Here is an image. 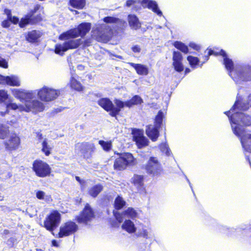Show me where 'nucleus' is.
Wrapping results in <instances>:
<instances>
[{"instance_id": "nucleus-1", "label": "nucleus", "mask_w": 251, "mask_h": 251, "mask_svg": "<svg viewBox=\"0 0 251 251\" xmlns=\"http://www.w3.org/2000/svg\"><path fill=\"white\" fill-rule=\"evenodd\" d=\"M12 93L16 98L21 100H25L26 111L37 112L43 111L45 105L38 100H32L35 98L36 94L41 100L50 102L57 99L60 94V91L58 89L44 86L35 91L14 89L12 91Z\"/></svg>"}, {"instance_id": "nucleus-2", "label": "nucleus", "mask_w": 251, "mask_h": 251, "mask_svg": "<svg viewBox=\"0 0 251 251\" xmlns=\"http://www.w3.org/2000/svg\"><path fill=\"white\" fill-rule=\"evenodd\" d=\"M91 24L83 23L80 24L77 28H73L62 33L59 37L60 40H65L62 44H58L55 46V52L59 55H63L68 50L76 49L78 47L82 42L81 39H75L78 36H84L90 29Z\"/></svg>"}, {"instance_id": "nucleus-3", "label": "nucleus", "mask_w": 251, "mask_h": 251, "mask_svg": "<svg viewBox=\"0 0 251 251\" xmlns=\"http://www.w3.org/2000/svg\"><path fill=\"white\" fill-rule=\"evenodd\" d=\"M243 105L236 100L229 111L225 113L229 118L232 130L235 135L240 137L245 132L244 126L251 125V116L242 112L240 109Z\"/></svg>"}, {"instance_id": "nucleus-4", "label": "nucleus", "mask_w": 251, "mask_h": 251, "mask_svg": "<svg viewBox=\"0 0 251 251\" xmlns=\"http://www.w3.org/2000/svg\"><path fill=\"white\" fill-rule=\"evenodd\" d=\"M220 55L224 57V64L229 71V75L236 83L251 81V66L248 64L237 65L233 67L232 61L227 57L226 52L221 50Z\"/></svg>"}, {"instance_id": "nucleus-5", "label": "nucleus", "mask_w": 251, "mask_h": 251, "mask_svg": "<svg viewBox=\"0 0 251 251\" xmlns=\"http://www.w3.org/2000/svg\"><path fill=\"white\" fill-rule=\"evenodd\" d=\"M126 5L128 7L132 6L135 10L141 8L142 6L144 8H148L151 9L159 16H162V12L159 9L156 1L151 0H127Z\"/></svg>"}, {"instance_id": "nucleus-6", "label": "nucleus", "mask_w": 251, "mask_h": 251, "mask_svg": "<svg viewBox=\"0 0 251 251\" xmlns=\"http://www.w3.org/2000/svg\"><path fill=\"white\" fill-rule=\"evenodd\" d=\"M92 36L99 42H106L111 35V29L106 24H102L92 31Z\"/></svg>"}, {"instance_id": "nucleus-7", "label": "nucleus", "mask_w": 251, "mask_h": 251, "mask_svg": "<svg viewBox=\"0 0 251 251\" xmlns=\"http://www.w3.org/2000/svg\"><path fill=\"white\" fill-rule=\"evenodd\" d=\"M61 215L57 211H53L46 218L44 221V226L53 234V230L59 225Z\"/></svg>"}, {"instance_id": "nucleus-8", "label": "nucleus", "mask_w": 251, "mask_h": 251, "mask_svg": "<svg viewBox=\"0 0 251 251\" xmlns=\"http://www.w3.org/2000/svg\"><path fill=\"white\" fill-rule=\"evenodd\" d=\"M134 164V158L130 153L123 154L115 160L114 167L115 169L122 170L125 169L127 166Z\"/></svg>"}, {"instance_id": "nucleus-9", "label": "nucleus", "mask_w": 251, "mask_h": 251, "mask_svg": "<svg viewBox=\"0 0 251 251\" xmlns=\"http://www.w3.org/2000/svg\"><path fill=\"white\" fill-rule=\"evenodd\" d=\"M32 169L35 174L41 177L49 176L51 172V169L49 165L40 160H36L33 162Z\"/></svg>"}, {"instance_id": "nucleus-10", "label": "nucleus", "mask_w": 251, "mask_h": 251, "mask_svg": "<svg viewBox=\"0 0 251 251\" xmlns=\"http://www.w3.org/2000/svg\"><path fill=\"white\" fill-rule=\"evenodd\" d=\"M147 173L152 176H158L162 172L161 164L156 157H151L145 166Z\"/></svg>"}, {"instance_id": "nucleus-11", "label": "nucleus", "mask_w": 251, "mask_h": 251, "mask_svg": "<svg viewBox=\"0 0 251 251\" xmlns=\"http://www.w3.org/2000/svg\"><path fill=\"white\" fill-rule=\"evenodd\" d=\"M75 149L80 151L84 158L89 159L92 157L95 147L93 143L84 142L77 144L75 146Z\"/></svg>"}, {"instance_id": "nucleus-12", "label": "nucleus", "mask_w": 251, "mask_h": 251, "mask_svg": "<svg viewBox=\"0 0 251 251\" xmlns=\"http://www.w3.org/2000/svg\"><path fill=\"white\" fill-rule=\"evenodd\" d=\"M78 229L77 225L74 222L68 221L63 224L60 227L58 234L59 238H63L74 234Z\"/></svg>"}, {"instance_id": "nucleus-13", "label": "nucleus", "mask_w": 251, "mask_h": 251, "mask_svg": "<svg viewBox=\"0 0 251 251\" xmlns=\"http://www.w3.org/2000/svg\"><path fill=\"white\" fill-rule=\"evenodd\" d=\"M113 214L115 219L119 223H122L125 218L134 219L137 218L138 215L137 212L132 207H128L122 213L115 212L114 211Z\"/></svg>"}, {"instance_id": "nucleus-14", "label": "nucleus", "mask_w": 251, "mask_h": 251, "mask_svg": "<svg viewBox=\"0 0 251 251\" xmlns=\"http://www.w3.org/2000/svg\"><path fill=\"white\" fill-rule=\"evenodd\" d=\"M133 140L139 148H142L148 145L149 141L144 136L142 130L135 129L132 131Z\"/></svg>"}, {"instance_id": "nucleus-15", "label": "nucleus", "mask_w": 251, "mask_h": 251, "mask_svg": "<svg viewBox=\"0 0 251 251\" xmlns=\"http://www.w3.org/2000/svg\"><path fill=\"white\" fill-rule=\"evenodd\" d=\"M94 217L93 210L88 204H87L82 212L77 217V221L78 223L86 224Z\"/></svg>"}, {"instance_id": "nucleus-16", "label": "nucleus", "mask_w": 251, "mask_h": 251, "mask_svg": "<svg viewBox=\"0 0 251 251\" xmlns=\"http://www.w3.org/2000/svg\"><path fill=\"white\" fill-rule=\"evenodd\" d=\"M20 144V138L15 133L11 134L10 135L9 139L4 142L5 148L8 151H13L17 149Z\"/></svg>"}, {"instance_id": "nucleus-17", "label": "nucleus", "mask_w": 251, "mask_h": 251, "mask_svg": "<svg viewBox=\"0 0 251 251\" xmlns=\"http://www.w3.org/2000/svg\"><path fill=\"white\" fill-rule=\"evenodd\" d=\"M173 66L175 70L177 72H181L184 70L182 64V56L180 52L174 51L173 56Z\"/></svg>"}, {"instance_id": "nucleus-18", "label": "nucleus", "mask_w": 251, "mask_h": 251, "mask_svg": "<svg viewBox=\"0 0 251 251\" xmlns=\"http://www.w3.org/2000/svg\"><path fill=\"white\" fill-rule=\"evenodd\" d=\"M21 101H25V107L22 106L21 105H18L16 103L12 102L11 100H9L8 101H7V102L5 103V108H6L5 111H0V115L2 116H4L6 114H8L9 110L10 109L14 110H19L20 111L24 110V111H26V110H25V109H26L25 100H22ZM26 112H27V111H26Z\"/></svg>"}, {"instance_id": "nucleus-19", "label": "nucleus", "mask_w": 251, "mask_h": 251, "mask_svg": "<svg viewBox=\"0 0 251 251\" xmlns=\"http://www.w3.org/2000/svg\"><path fill=\"white\" fill-rule=\"evenodd\" d=\"M4 83L11 86H19L20 85V80L17 76H4L0 75V84Z\"/></svg>"}, {"instance_id": "nucleus-20", "label": "nucleus", "mask_w": 251, "mask_h": 251, "mask_svg": "<svg viewBox=\"0 0 251 251\" xmlns=\"http://www.w3.org/2000/svg\"><path fill=\"white\" fill-rule=\"evenodd\" d=\"M244 151L251 153V134L243 133L240 137H238Z\"/></svg>"}, {"instance_id": "nucleus-21", "label": "nucleus", "mask_w": 251, "mask_h": 251, "mask_svg": "<svg viewBox=\"0 0 251 251\" xmlns=\"http://www.w3.org/2000/svg\"><path fill=\"white\" fill-rule=\"evenodd\" d=\"M131 182L137 188L139 192L143 193L145 192L143 176L134 175L131 178Z\"/></svg>"}, {"instance_id": "nucleus-22", "label": "nucleus", "mask_w": 251, "mask_h": 251, "mask_svg": "<svg viewBox=\"0 0 251 251\" xmlns=\"http://www.w3.org/2000/svg\"><path fill=\"white\" fill-rule=\"evenodd\" d=\"M159 128L160 127H156L154 125H150L147 126L146 129V134L152 141L157 140L159 136Z\"/></svg>"}, {"instance_id": "nucleus-23", "label": "nucleus", "mask_w": 251, "mask_h": 251, "mask_svg": "<svg viewBox=\"0 0 251 251\" xmlns=\"http://www.w3.org/2000/svg\"><path fill=\"white\" fill-rule=\"evenodd\" d=\"M122 229L129 234H133L137 230V227L134 222L130 219H126L121 226Z\"/></svg>"}, {"instance_id": "nucleus-24", "label": "nucleus", "mask_w": 251, "mask_h": 251, "mask_svg": "<svg viewBox=\"0 0 251 251\" xmlns=\"http://www.w3.org/2000/svg\"><path fill=\"white\" fill-rule=\"evenodd\" d=\"M129 64L135 70L138 75H148L149 70L147 65L134 63H129Z\"/></svg>"}, {"instance_id": "nucleus-25", "label": "nucleus", "mask_w": 251, "mask_h": 251, "mask_svg": "<svg viewBox=\"0 0 251 251\" xmlns=\"http://www.w3.org/2000/svg\"><path fill=\"white\" fill-rule=\"evenodd\" d=\"M137 235L146 239H150L152 236L151 228L145 225H143L141 228L139 229Z\"/></svg>"}, {"instance_id": "nucleus-26", "label": "nucleus", "mask_w": 251, "mask_h": 251, "mask_svg": "<svg viewBox=\"0 0 251 251\" xmlns=\"http://www.w3.org/2000/svg\"><path fill=\"white\" fill-rule=\"evenodd\" d=\"M98 103L99 105L104 110L110 112V114L111 115V112L112 110L113 103L109 99L107 98H102L98 100Z\"/></svg>"}, {"instance_id": "nucleus-27", "label": "nucleus", "mask_w": 251, "mask_h": 251, "mask_svg": "<svg viewBox=\"0 0 251 251\" xmlns=\"http://www.w3.org/2000/svg\"><path fill=\"white\" fill-rule=\"evenodd\" d=\"M128 21L132 29L137 30L141 27V23L137 17L135 15H129Z\"/></svg>"}, {"instance_id": "nucleus-28", "label": "nucleus", "mask_w": 251, "mask_h": 251, "mask_svg": "<svg viewBox=\"0 0 251 251\" xmlns=\"http://www.w3.org/2000/svg\"><path fill=\"white\" fill-rule=\"evenodd\" d=\"M115 103L116 106L115 107L113 104L112 110L111 112V116L112 117H115L119 114L122 108L124 106H126V101L123 102L119 100H116Z\"/></svg>"}, {"instance_id": "nucleus-29", "label": "nucleus", "mask_w": 251, "mask_h": 251, "mask_svg": "<svg viewBox=\"0 0 251 251\" xmlns=\"http://www.w3.org/2000/svg\"><path fill=\"white\" fill-rule=\"evenodd\" d=\"M42 35V33L40 31L34 30L28 32L26 38L28 42L34 43L37 42Z\"/></svg>"}, {"instance_id": "nucleus-30", "label": "nucleus", "mask_w": 251, "mask_h": 251, "mask_svg": "<svg viewBox=\"0 0 251 251\" xmlns=\"http://www.w3.org/2000/svg\"><path fill=\"white\" fill-rule=\"evenodd\" d=\"M40 7V6L39 5H36L34 7L33 10L32 11V14H28L25 18L22 19L19 23L20 27H24L26 25L31 23L32 14L38 10Z\"/></svg>"}, {"instance_id": "nucleus-31", "label": "nucleus", "mask_w": 251, "mask_h": 251, "mask_svg": "<svg viewBox=\"0 0 251 251\" xmlns=\"http://www.w3.org/2000/svg\"><path fill=\"white\" fill-rule=\"evenodd\" d=\"M143 102V100L142 98L138 95H135L131 100L126 101V105L128 107H130L133 105L141 104Z\"/></svg>"}, {"instance_id": "nucleus-32", "label": "nucleus", "mask_w": 251, "mask_h": 251, "mask_svg": "<svg viewBox=\"0 0 251 251\" xmlns=\"http://www.w3.org/2000/svg\"><path fill=\"white\" fill-rule=\"evenodd\" d=\"M103 187L100 184L96 185L89 190V194L93 197H96L102 190Z\"/></svg>"}, {"instance_id": "nucleus-33", "label": "nucleus", "mask_w": 251, "mask_h": 251, "mask_svg": "<svg viewBox=\"0 0 251 251\" xmlns=\"http://www.w3.org/2000/svg\"><path fill=\"white\" fill-rule=\"evenodd\" d=\"M52 147L49 144L48 140L45 138L42 142V151L46 155L49 156L50 154Z\"/></svg>"}, {"instance_id": "nucleus-34", "label": "nucleus", "mask_w": 251, "mask_h": 251, "mask_svg": "<svg viewBox=\"0 0 251 251\" xmlns=\"http://www.w3.org/2000/svg\"><path fill=\"white\" fill-rule=\"evenodd\" d=\"M70 3L73 7L82 9L85 4V0H70Z\"/></svg>"}, {"instance_id": "nucleus-35", "label": "nucleus", "mask_w": 251, "mask_h": 251, "mask_svg": "<svg viewBox=\"0 0 251 251\" xmlns=\"http://www.w3.org/2000/svg\"><path fill=\"white\" fill-rule=\"evenodd\" d=\"M71 73L72 74V77L70 82L72 88L77 91H81L82 89L81 84L73 76V71L72 70L71 71Z\"/></svg>"}, {"instance_id": "nucleus-36", "label": "nucleus", "mask_w": 251, "mask_h": 251, "mask_svg": "<svg viewBox=\"0 0 251 251\" xmlns=\"http://www.w3.org/2000/svg\"><path fill=\"white\" fill-rule=\"evenodd\" d=\"M173 45L176 49L180 50L182 52L184 53H187L188 52V48L184 43L179 41H176L174 43Z\"/></svg>"}, {"instance_id": "nucleus-37", "label": "nucleus", "mask_w": 251, "mask_h": 251, "mask_svg": "<svg viewBox=\"0 0 251 251\" xmlns=\"http://www.w3.org/2000/svg\"><path fill=\"white\" fill-rule=\"evenodd\" d=\"M165 114L162 111H159L156 116L154 121V125L156 127L160 128L162 124L163 119L164 118Z\"/></svg>"}, {"instance_id": "nucleus-38", "label": "nucleus", "mask_w": 251, "mask_h": 251, "mask_svg": "<svg viewBox=\"0 0 251 251\" xmlns=\"http://www.w3.org/2000/svg\"><path fill=\"white\" fill-rule=\"evenodd\" d=\"M126 203L123 198L118 196L114 201V207L117 210L121 209L126 205Z\"/></svg>"}, {"instance_id": "nucleus-39", "label": "nucleus", "mask_w": 251, "mask_h": 251, "mask_svg": "<svg viewBox=\"0 0 251 251\" xmlns=\"http://www.w3.org/2000/svg\"><path fill=\"white\" fill-rule=\"evenodd\" d=\"M36 196L37 199L44 200L47 202L51 201V198L50 196L46 195L45 193L42 191H37L36 193Z\"/></svg>"}, {"instance_id": "nucleus-40", "label": "nucleus", "mask_w": 251, "mask_h": 251, "mask_svg": "<svg viewBox=\"0 0 251 251\" xmlns=\"http://www.w3.org/2000/svg\"><path fill=\"white\" fill-rule=\"evenodd\" d=\"M9 130L8 126L0 124V138L5 139L9 134Z\"/></svg>"}, {"instance_id": "nucleus-41", "label": "nucleus", "mask_w": 251, "mask_h": 251, "mask_svg": "<svg viewBox=\"0 0 251 251\" xmlns=\"http://www.w3.org/2000/svg\"><path fill=\"white\" fill-rule=\"evenodd\" d=\"M160 150L163 153H164L167 156H170L172 155V152L169 147L168 145L166 143H162L160 146Z\"/></svg>"}, {"instance_id": "nucleus-42", "label": "nucleus", "mask_w": 251, "mask_h": 251, "mask_svg": "<svg viewBox=\"0 0 251 251\" xmlns=\"http://www.w3.org/2000/svg\"><path fill=\"white\" fill-rule=\"evenodd\" d=\"M187 60L188 61L190 66L193 68L196 67V66L200 61L198 57L191 55L187 57Z\"/></svg>"}, {"instance_id": "nucleus-43", "label": "nucleus", "mask_w": 251, "mask_h": 251, "mask_svg": "<svg viewBox=\"0 0 251 251\" xmlns=\"http://www.w3.org/2000/svg\"><path fill=\"white\" fill-rule=\"evenodd\" d=\"M7 100H9L7 92L4 90H0V103L5 102Z\"/></svg>"}, {"instance_id": "nucleus-44", "label": "nucleus", "mask_w": 251, "mask_h": 251, "mask_svg": "<svg viewBox=\"0 0 251 251\" xmlns=\"http://www.w3.org/2000/svg\"><path fill=\"white\" fill-rule=\"evenodd\" d=\"M4 13L7 15V18L10 21L11 23L16 24L19 22V19L16 17L12 16L9 10L5 9Z\"/></svg>"}, {"instance_id": "nucleus-45", "label": "nucleus", "mask_w": 251, "mask_h": 251, "mask_svg": "<svg viewBox=\"0 0 251 251\" xmlns=\"http://www.w3.org/2000/svg\"><path fill=\"white\" fill-rule=\"evenodd\" d=\"M99 143L104 151H108L111 148V144L110 142L100 140Z\"/></svg>"}, {"instance_id": "nucleus-46", "label": "nucleus", "mask_w": 251, "mask_h": 251, "mask_svg": "<svg viewBox=\"0 0 251 251\" xmlns=\"http://www.w3.org/2000/svg\"><path fill=\"white\" fill-rule=\"evenodd\" d=\"M205 53H206V54L204 56H203V59H204V61H203L202 63L201 64V65H202V64L205 62L206 61H207L209 59V56L210 55H211V54H215V55H217L218 54V53H216V52H215L213 50H206L205 51Z\"/></svg>"}, {"instance_id": "nucleus-47", "label": "nucleus", "mask_w": 251, "mask_h": 251, "mask_svg": "<svg viewBox=\"0 0 251 251\" xmlns=\"http://www.w3.org/2000/svg\"><path fill=\"white\" fill-rule=\"evenodd\" d=\"M248 103H245L244 102H241V103L243 105L240 109L243 110H247L249 109L250 105L251 107V94L248 97Z\"/></svg>"}, {"instance_id": "nucleus-48", "label": "nucleus", "mask_w": 251, "mask_h": 251, "mask_svg": "<svg viewBox=\"0 0 251 251\" xmlns=\"http://www.w3.org/2000/svg\"><path fill=\"white\" fill-rule=\"evenodd\" d=\"M119 19L113 17H106L103 18V21L106 23H116Z\"/></svg>"}, {"instance_id": "nucleus-49", "label": "nucleus", "mask_w": 251, "mask_h": 251, "mask_svg": "<svg viewBox=\"0 0 251 251\" xmlns=\"http://www.w3.org/2000/svg\"><path fill=\"white\" fill-rule=\"evenodd\" d=\"M0 67H1L3 68H8V63L6 61V60L1 56H0Z\"/></svg>"}, {"instance_id": "nucleus-50", "label": "nucleus", "mask_w": 251, "mask_h": 251, "mask_svg": "<svg viewBox=\"0 0 251 251\" xmlns=\"http://www.w3.org/2000/svg\"><path fill=\"white\" fill-rule=\"evenodd\" d=\"M11 22L8 19L7 20H4L2 22L1 25L3 27L7 28L9 27L10 25Z\"/></svg>"}, {"instance_id": "nucleus-51", "label": "nucleus", "mask_w": 251, "mask_h": 251, "mask_svg": "<svg viewBox=\"0 0 251 251\" xmlns=\"http://www.w3.org/2000/svg\"><path fill=\"white\" fill-rule=\"evenodd\" d=\"M189 47L196 50H198L200 49V47L194 43H190L189 44Z\"/></svg>"}, {"instance_id": "nucleus-52", "label": "nucleus", "mask_w": 251, "mask_h": 251, "mask_svg": "<svg viewBox=\"0 0 251 251\" xmlns=\"http://www.w3.org/2000/svg\"><path fill=\"white\" fill-rule=\"evenodd\" d=\"M16 239L13 237L10 238L7 240V244L9 245L12 246L13 245L14 243L16 242Z\"/></svg>"}, {"instance_id": "nucleus-53", "label": "nucleus", "mask_w": 251, "mask_h": 251, "mask_svg": "<svg viewBox=\"0 0 251 251\" xmlns=\"http://www.w3.org/2000/svg\"><path fill=\"white\" fill-rule=\"evenodd\" d=\"M132 50L134 52H139L141 51L140 47L138 45H135L132 48Z\"/></svg>"}, {"instance_id": "nucleus-54", "label": "nucleus", "mask_w": 251, "mask_h": 251, "mask_svg": "<svg viewBox=\"0 0 251 251\" xmlns=\"http://www.w3.org/2000/svg\"><path fill=\"white\" fill-rule=\"evenodd\" d=\"M51 243H52V245L53 246H54V247H57L58 246V244H57V243L56 240H52Z\"/></svg>"}, {"instance_id": "nucleus-55", "label": "nucleus", "mask_w": 251, "mask_h": 251, "mask_svg": "<svg viewBox=\"0 0 251 251\" xmlns=\"http://www.w3.org/2000/svg\"><path fill=\"white\" fill-rule=\"evenodd\" d=\"M185 178H186L187 181H188V182L189 183V185H190V186L192 191H193L191 183H190L189 180L188 179V178L186 176H185Z\"/></svg>"}, {"instance_id": "nucleus-56", "label": "nucleus", "mask_w": 251, "mask_h": 251, "mask_svg": "<svg viewBox=\"0 0 251 251\" xmlns=\"http://www.w3.org/2000/svg\"><path fill=\"white\" fill-rule=\"evenodd\" d=\"M9 233V230H7V229L4 230L3 232V234L4 235H7V234H8Z\"/></svg>"}, {"instance_id": "nucleus-57", "label": "nucleus", "mask_w": 251, "mask_h": 251, "mask_svg": "<svg viewBox=\"0 0 251 251\" xmlns=\"http://www.w3.org/2000/svg\"><path fill=\"white\" fill-rule=\"evenodd\" d=\"M191 70L189 68H186L185 70V74H187V73H189V72H190Z\"/></svg>"}, {"instance_id": "nucleus-58", "label": "nucleus", "mask_w": 251, "mask_h": 251, "mask_svg": "<svg viewBox=\"0 0 251 251\" xmlns=\"http://www.w3.org/2000/svg\"><path fill=\"white\" fill-rule=\"evenodd\" d=\"M75 179L77 181H78V182H80V177H78V176H76L75 177Z\"/></svg>"}, {"instance_id": "nucleus-59", "label": "nucleus", "mask_w": 251, "mask_h": 251, "mask_svg": "<svg viewBox=\"0 0 251 251\" xmlns=\"http://www.w3.org/2000/svg\"><path fill=\"white\" fill-rule=\"evenodd\" d=\"M246 229V227H239L237 229L239 230V229Z\"/></svg>"}, {"instance_id": "nucleus-60", "label": "nucleus", "mask_w": 251, "mask_h": 251, "mask_svg": "<svg viewBox=\"0 0 251 251\" xmlns=\"http://www.w3.org/2000/svg\"><path fill=\"white\" fill-rule=\"evenodd\" d=\"M36 251H44L41 249H36Z\"/></svg>"}, {"instance_id": "nucleus-61", "label": "nucleus", "mask_w": 251, "mask_h": 251, "mask_svg": "<svg viewBox=\"0 0 251 251\" xmlns=\"http://www.w3.org/2000/svg\"><path fill=\"white\" fill-rule=\"evenodd\" d=\"M38 137L39 139H42V134H38Z\"/></svg>"}, {"instance_id": "nucleus-62", "label": "nucleus", "mask_w": 251, "mask_h": 251, "mask_svg": "<svg viewBox=\"0 0 251 251\" xmlns=\"http://www.w3.org/2000/svg\"><path fill=\"white\" fill-rule=\"evenodd\" d=\"M11 176V175L9 173H7V177H10Z\"/></svg>"}, {"instance_id": "nucleus-63", "label": "nucleus", "mask_w": 251, "mask_h": 251, "mask_svg": "<svg viewBox=\"0 0 251 251\" xmlns=\"http://www.w3.org/2000/svg\"><path fill=\"white\" fill-rule=\"evenodd\" d=\"M231 231H233V230H234V228H231Z\"/></svg>"}, {"instance_id": "nucleus-64", "label": "nucleus", "mask_w": 251, "mask_h": 251, "mask_svg": "<svg viewBox=\"0 0 251 251\" xmlns=\"http://www.w3.org/2000/svg\"><path fill=\"white\" fill-rule=\"evenodd\" d=\"M1 0H0V2L1 1Z\"/></svg>"}]
</instances>
